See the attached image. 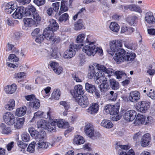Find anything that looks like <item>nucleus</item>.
Masks as SVG:
<instances>
[{"label":"nucleus","instance_id":"0eeeda50","mask_svg":"<svg viewBox=\"0 0 155 155\" xmlns=\"http://www.w3.org/2000/svg\"><path fill=\"white\" fill-rule=\"evenodd\" d=\"M71 93L75 99L80 97L81 95L84 93L82 85L80 84L75 85L74 89L71 91Z\"/></svg>","mask_w":155,"mask_h":155},{"label":"nucleus","instance_id":"39448f33","mask_svg":"<svg viewBox=\"0 0 155 155\" xmlns=\"http://www.w3.org/2000/svg\"><path fill=\"white\" fill-rule=\"evenodd\" d=\"M51 126V128L50 130H52V131L55 132L56 131V125L60 128H65L68 125V124L67 122H64L63 119L58 120L57 119H52L50 120L49 122Z\"/></svg>","mask_w":155,"mask_h":155},{"label":"nucleus","instance_id":"5fc2aeb1","mask_svg":"<svg viewBox=\"0 0 155 155\" xmlns=\"http://www.w3.org/2000/svg\"><path fill=\"white\" fill-rule=\"evenodd\" d=\"M130 148V146L128 145H118L116 148V149L118 150L119 152H121L122 150H127Z\"/></svg>","mask_w":155,"mask_h":155},{"label":"nucleus","instance_id":"864d4df0","mask_svg":"<svg viewBox=\"0 0 155 155\" xmlns=\"http://www.w3.org/2000/svg\"><path fill=\"white\" fill-rule=\"evenodd\" d=\"M90 70L88 74V76L89 78L90 79L92 78L95 75V71L94 68L93 66H89Z\"/></svg>","mask_w":155,"mask_h":155},{"label":"nucleus","instance_id":"bf43d9fd","mask_svg":"<svg viewBox=\"0 0 155 155\" xmlns=\"http://www.w3.org/2000/svg\"><path fill=\"white\" fill-rule=\"evenodd\" d=\"M59 104L64 107L65 109H69L70 107V104L69 102L66 101H61Z\"/></svg>","mask_w":155,"mask_h":155},{"label":"nucleus","instance_id":"774afa93","mask_svg":"<svg viewBox=\"0 0 155 155\" xmlns=\"http://www.w3.org/2000/svg\"><path fill=\"white\" fill-rule=\"evenodd\" d=\"M34 2L38 6L43 5L45 3V0H34Z\"/></svg>","mask_w":155,"mask_h":155},{"label":"nucleus","instance_id":"dca6fc26","mask_svg":"<svg viewBox=\"0 0 155 155\" xmlns=\"http://www.w3.org/2000/svg\"><path fill=\"white\" fill-rule=\"evenodd\" d=\"M85 133L87 136L90 138L93 134L94 132V127L91 123H88L85 126Z\"/></svg>","mask_w":155,"mask_h":155},{"label":"nucleus","instance_id":"3c124183","mask_svg":"<svg viewBox=\"0 0 155 155\" xmlns=\"http://www.w3.org/2000/svg\"><path fill=\"white\" fill-rule=\"evenodd\" d=\"M95 42L94 37L92 35H88L87 36L84 44L95 45Z\"/></svg>","mask_w":155,"mask_h":155},{"label":"nucleus","instance_id":"f03ea898","mask_svg":"<svg viewBox=\"0 0 155 155\" xmlns=\"http://www.w3.org/2000/svg\"><path fill=\"white\" fill-rule=\"evenodd\" d=\"M82 51L88 56H94L96 53L100 55L103 54L102 50L97 47L95 45L84 44L83 46Z\"/></svg>","mask_w":155,"mask_h":155},{"label":"nucleus","instance_id":"ea45409f","mask_svg":"<svg viewBox=\"0 0 155 155\" xmlns=\"http://www.w3.org/2000/svg\"><path fill=\"white\" fill-rule=\"evenodd\" d=\"M109 28L111 31L117 32L119 31L120 27L116 22H112L110 25Z\"/></svg>","mask_w":155,"mask_h":155},{"label":"nucleus","instance_id":"9d476101","mask_svg":"<svg viewBox=\"0 0 155 155\" xmlns=\"http://www.w3.org/2000/svg\"><path fill=\"white\" fill-rule=\"evenodd\" d=\"M150 103L149 101H142L138 102L137 110L142 113H145L150 107Z\"/></svg>","mask_w":155,"mask_h":155},{"label":"nucleus","instance_id":"4d7b16f0","mask_svg":"<svg viewBox=\"0 0 155 155\" xmlns=\"http://www.w3.org/2000/svg\"><path fill=\"white\" fill-rule=\"evenodd\" d=\"M21 139L23 141L25 142H28L30 140V136L27 133H24L21 135Z\"/></svg>","mask_w":155,"mask_h":155},{"label":"nucleus","instance_id":"473e14b6","mask_svg":"<svg viewBox=\"0 0 155 155\" xmlns=\"http://www.w3.org/2000/svg\"><path fill=\"white\" fill-rule=\"evenodd\" d=\"M42 35L43 37L46 39L47 40L49 41L50 42L53 37L52 32L49 30H48L47 31L44 30Z\"/></svg>","mask_w":155,"mask_h":155},{"label":"nucleus","instance_id":"37998d69","mask_svg":"<svg viewBox=\"0 0 155 155\" xmlns=\"http://www.w3.org/2000/svg\"><path fill=\"white\" fill-rule=\"evenodd\" d=\"M81 74L80 73L73 74L72 75V78L77 82H81L84 79L81 76Z\"/></svg>","mask_w":155,"mask_h":155},{"label":"nucleus","instance_id":"4be33fe9","mask_svg":"<svg viewBox=\"0 0 155 155\" xmlns=\"http://www.w3.org/2000/svg\"><path fill=\"white\" fill-rule=\"evenodd\" d=\"M146 117L145 116L140 114H138L136 120H135L134 124L136 125H140L141 124H144L147 123V122H145Z\"/></svg>","mask_w":155,"mask_h":155},{"label":"nucleus","instance_id":"2f4dec72","mask_svg":"<svg viewBox=\"0 0 155 155\" xmlns=\"http://www.w3.org/2000/svg\"><path fill=\"white\" fill-rule=\"evenodd\" d=\"M74 142L77 144L80 145L84 143V140L82 136L79 135H77L74 138Z\"/></svg>","mask_w":155,"mask_h":155},{"label":"nucleus","instance_id":"2eb2a0df","mask_svg":"<svg viewBox=\"0 0 155 155\" xmlns=\"http://www.w3.org/2000/svg\"><path fill=\"white\" fill-rule=\"evenodd\" d=\"M140 94L138 91H132L130 93L128 99L131 102L135 103L140 99Z\"/></svg>","mask_w":155,"mask_h":155},{"label":"nucleus","instance_id":"052dcab7","mask_svg":"<svg viewBox=\"0 0 155 155\" xmlns=\"http://www.w3.org/2000/svg\"><path fill=\"white\" fill-rule=\"evenodd\" d=\"M8 60L11 62H17L18 61V58L14 54H11L8 56Z\"/></svg>","mask_w":155,"mask_h":155},{"label":"nucleus","instance_id":"c03bdc74","mask_svg":"<svg viewBox=\"0 0 155 155\" xmlns=\"http://www.w3.org/2000/svg\"><path fill=\"white\" fill-rule=\"evenodd\" d=\"M84 27V26L81 20H79L77 22H75L74 25V29L75 30H79Z\"/></svg>","mask_w":155,"mask_h":155},{"label":"nucleus","instance_id":"09e8293b","mask_svg":"<svg viewBox=\"0 0 155 155\" xmlns=\"http://www.w3.org/2000/svg\"><path fill=\"white\" fill-rule=\"evenodd\" d=\"M60 90L58 89H55L51 94V97L56 100L58 99L60 96Z\"/></svg>","mask_w":155,"mask_h":155},{"label":"nucleus","instance_id":"e2e57ef3","mask_svg":"<svg viewBox=\"0 0 155 155\" xmlns=\"http://www.w3.org/2000/svg\"><path fill=\"white\" fill-rule=\"evenodd\" d=\"M116 78L119 79L121 78L123 76H126L127 74L123 71H118L115 72Z\"/></svg>","mask_w":155,"mask_h":155},{"label":"nucleus","instance_id":"393cba45","mask_svg":"<svg viewBox=\"0 0 155 155\" xmlns=\"http://www.w3.org/2000/svg\"><path fill=\"white\" fill-rule=\"evenodd\" d=\"M145 21L149 24L155 23V19L154 18L153 14L151 12H147L145 18Z\"/></svg>","mask_w":155,"mask_h":155},{"label":"nucleus","instance_id":"f3484780","mask_svg":"<svg viewBox=\"0 0 155 155\" xmlns=\"http://www.w3.org/2000/svg\"><path fill=\"white\" fill-rule=\"evenodd\" d=\"M99 105L98 104L93 103L87 110V111L89 114H94L97 113L99 110Z\"/></svg>","mask_w":155,"mask_h":155},{"label":"nucleus","instance_id":"6e6d98bb","mask_svg":"<svg viewBox=\"0 0 155 155\" xmlns=\"http://www.w3.org/2000/svg\"><path fill=\"white\" fill-rule=\"evenodd\" d=\"M32 16L34 19L33 20L34 21L35 24L36 23L38 24L41 20V18L37 12H36L33 14Z\"/></svg>","mask_w":155,"mask_h":155},{"label":"nucleus","instance_id":"412c9836","mask_svg":"<svg viewBox=\"0 0 155 155\" xmlns=\"http://www.w3.org/2000/svg\"><path fill=\"white\" fill-rule=\"evenodd\" d=\"M49 24L48 28L50 31H56L58 29L59 26L56 21L53 19H51L49 21Z\"/></svg>","mask_w":155,"mask_h":155},{"label":"nucleus","instance_id":"aec40b11","mask_svg":"<svg viewBox=\"0 0 155 155\" xmlns=\"http://www.w3.org/2000/svg\"><path fill=\"white\" fill-rule=\"evenodd\" d=\"M0 130L1 133L3 134L8 135L11 134L12 132L11 127L3 123L0 124Z\"/></svg>","mask_w":155,"mask_h":155},{"label":"nucleus","instance_id":"cd10ccee","mask_svg":"<svg viewBox=\"0 0 155 155\" xmlns=\"http://www.w3.org/2000/svg\"><path fill=\"white\" fill-rule=\"evenodd\" d=\"M124 46L128 49L134 50L137 48L136 43L130 42L129 41H124Z\"/></svg>","mask_w":155,"mask_h":155},{"label":"nucleus","instance_id":"a878e982","mask_svg":"<svg viewBox=\"0 0 155 155\" xmlns=\"http://www.w3.org/2000/svg\"><path fill=\"white\" fill-rule=\"evenodd\" d=\"M50 145V144L48 142L41 141L36 145V149L38 150L39 149H45L48 147Z\"/></svg>","mask_w":155,"mask_h":155},{"label":"nucleus","instance_id":"a19ab883","mask_svg":"<svg viewBox=\"0 0 155 155\" xmlns=\"http://www.w3.org/2000/svg\"><path fill=\"white\" fill-rule=\"evenodd\" d=\"M26 77V73L24 72H21L15 73L14 75V78L18 81H21Z\"/></svg>","mask_w":155,"mask_h":155},{"label":"nucleus","instance_id":"680f3d73","mask_svg":"<svg viewBox=\"0 0 155 155\" xmlns=\"http://www.w3.org/2000/svg\"><path fill=\"white\" fill-rule=\"evenodd\" d=\"M46 137V133L44 131H41L38 132L37 138L36 140L43 139L45 138Z\"/></svg>","mask_w":155,"mask_h":155},{"label":"nucleus","instance_id":"c9c22d12","mask_svg":"<svg viewBox=\"0 0 155 155\" xmlns=\"http://www.w3.org/2000/svg\"><path fill=\"white\" fill-rule=\"evenodd\" d=\"M99 87L100 91L104 94L107 93L110 88L108 83H102L100 85Z\"/></svg>","mask_w":155,"mask_h":155},{"label":"nucleus","instance_id":"69168bd1","mask_svg":"<svg viewBox=\"0 0 155 155\" xmlns=\"http://www.w3.org/2000/svg\"><path fill=\"white\" fill-rule=\"evenodd\" d=\"M49 65L52 69L54 71V69H55L59 65L58 64L54 61H51L50 62Z\"/></svg>","mask_w":155,"mask_h":155},{"label":"nucleus","instance_id":"9b49d317","mask_svg":"<svg viewBox=\"0 0 155 155\" xmlns=\"http://www.w3.org/2000/svg\"><path fill=\"white\" fill-rule=\"evenodd\" d=\"M96 67L98 70L100 71H101V72L107 74V77L109 78L114 73L113 70L112 69L110 68H107L104 65L100 64H97Z\"/></svg>","mask_w":155,"mask_h":155},{"label":"nucleus","instance_id":"c85d7f7f","mask_svg":"<svg viewBox=\"0 0 155 155\" xmlns=\"http://www.w3.org/2000/svg\"><path fill=\"white\" fill-rule=\"evenodd\" d=\"M25 121V118L24 117L19 118L14 124V128L18 129L21 128L23 126Z\"/></svg>","mask_w":155,"mask_h":155},{"label":"nucleus","instance_id":"a211bd4d","mask_svg":"<svg viewBox=\"0 0 155 155\" xmlns=\"http://www.w3.org/2000/svg\"><path fill=\"white\" fill-rule=\"evenodd\" d=\"M17 86L15 84L8 85L5 87L4 90L7 94H12L14 93L17 89Z\"/></svg>","mask_w":155,"mask_h":155},{"label":"nucleus","instance_id":"6ab92c4d","mask_svg":"<svg viewBox=\"0 0 155 155\" xmlns=\"http://www.w3.org/2000/svg\"><path fill=\"white\" fill-rule=\"evenodd\" d=\"M151 140L150 135L149 134H144L142 137L141 141L142 146L146 147L148 146Z\"/></svg>","mask_w":155,"mask_h":155},{"label":"nucleus","instance_id":"4468645a","mask_svg":"<svg viewBox=\"0 0 155 155\" xmlns=\"http://www.w3.org/2000/svg\"><path fill=\"white\" fill-rule=\"evenodd\" d=\"M78 104L83 108L86 107L89 104L88 98L85 95L75 99Z\"/></svg>","mask_w":155,"mask_h":155},{"label":"nucleus","instance_id":"de8ad7c7","mask_svg":"<svg viewBox=\"0 0 155 155\" xmlns=\"http://www.w3.org/2000/svg\"><path fill=\"white\" fill-rule=\"evenodd\" d=\"M69 16L67 13H65L61 15L59 17L58 21L59 23L65 22L68 20Z\"/></svg>","mask_w":155,"mask_h":155},{"label":"nucleus","instance_id":"603ef678","mask_svg":"<svg viewBox=\"0 0 155 155\" xmlns=\"http://www.w3.org/2000/svg\"><path fill=\"white\" fill-rule=\"evenodd\" d=\"M36 143L33 141L30 143L27 148V151L30 153H33L35 150Z\"/></svg>","mask_w":155,"mask_h":155},{"label":"nucleus","instance_id":"6e6552de","mask_svg":"<svg viewBox=\"0 0 155 155\" xmlns=\"http://www.w3.org/2000/svg\"><path fill=\"white\" fill-rule=\"evenodd\" d=\"M25 8L21 6L16 8L15 12L12 14L13 18L15 19H21L24 16H25Z\"/></svg>","mask_w":155,"mask_h":155},{"label":"nucleus","instance_id":"58836bf2","mask_svg":"<svg viewBox=\"0 0 155 155\" xmlns=\"http://www.w3.org/2000/svg\"><path fill=\"white\" fill-rule=\"evenodd\" d=\"M138 20V18L135 16H133L128 18L127 21L130 25L134 26L136 24Z\"/></svg>","mask_w":155,"mask_h":155},{"label":"nucleus","instance_id":"ddd939ff","mask_svg":"<svg viewBox=\"0 0 155 155\" xmlns=\"http://www.w3.org/2000/svg\"><path fill=\"white\" fill-rule=\"evenodd\" d=\"M4 9L5 12L8 14H10L16 8L17 6L15 3L10 2L4 4Z\"/></svg>","mask_w":155,"mask_h":155},{"label":"nucleus","instance_id":"338daca9","mask_svg":"<svg viewBox=\"0 0 155 155\" xmlns=\"http://www.w3.org/2000/svg\"><path fill=\"white\" fill-rule=\"evenodd\" d=\"M147 95L152 99L155 100V90H150Z\"/></svg>","mask_w":155,"mask_h":155},{"label":"nucleus","instance_id":"4c0bfd02","mask_svg":"<svg viewBox=\"0 0 155 155\" xmlns=\"http://www.w3.org/2000/svg\"><path fill=\"white\" fill-rule=\"evenodd\" d=\"M25 25L27 27H30L35 24L34 21L31 18H25L23 19Z\"/></svg>","mask_w":155,"mask_h":155},{"label":"nucleus","instance_id":"20e7f679","mask_svg":"<svg viewBox=\"0 0 155 155\" xmlns=\"http://www.w3.org/2000/svg\"><path fill=\"white\" fill-rule=\"evenodd\" d=\"M82 47V45H78L72 44L70 45L69 49L66 50L64 53L63 57L65 59H69L73 57L76 54V51L80 49Z\"/></svg>","mask_w":155,"mask_h":155},{"label":"nucleus","instance_id":"0e129e2a","mask_svg":"<svg viewBox=\"0 0 155 155\" xmlns=\"http://www.w3.org/2000/svg\"><path fill=\"white\" fill-rule=\"evenodd\" d=\"M51 89V88L50 87H47L45 88L44 90H42L41 91L42 94H43L45 93L46 94V96H44V97L47 98L49 96V93Z\"/></svg>","mask_w":155,"mask_h":155},{"label":"nucleus","instance_id":"f257e3e1","mask_svg":"<svg viewBox=\"0 0 155 155\" xmlns=\"http://www.w3.org/2000/svg\"><path fill=\"white\" fill-rule=\"evenodd\" d=\"M110 48L107 49V52L113 56L115 53L113 58L118 64L124 62L133 61L135 58V54L132 52H127L122 48L121 42L118 40H113L110 41Z\"/></svg>","mask_w":155,"mask_h":155},{"label":"nucleus","instance_id":"49530a36","mask_svg":"<svg viewBox=\"0 0 155 155\" xmlns=\"http://www.w3.org/2000/svg\"><path fill=\"white\" fill-rule=\"evenodd\" d=\"M128 8L132 11H135L139 13H141L142 11L140 8L135 5H131L128 6Z\"/></svg>","mask_w":155,"mask_h":155},{"label":"nucleus","instance_id":"1a4fd4ad","mask_svg":"<svg viewBox=\"0 0 155 155\" xmlns=\"http://www.w3.org/2000/svg\"><path fill=\"white\" fill-rule=\"evenodd\" d=\"M50 122V120L48 122L45 120L41 119L37 122V127L40 129L47 130L49 131H52V130H50V129L51 128Z\"/></svg>","mask_w":155,"mask_h":155},{"label":"nucleus","instance_id":"13d9d810","mask_svg":"<svg viewBox=\"0 0 155 155\" xmlns=\"http://www.w3.org/2000/svg\"><path fill=\"white\" fill-rule=\"evenodd\" d=\"M153 67L152 64H150L147 68V73L151 76L155 74V70L152 68Z\"/></svg>","mask_w":155,"mask_h":155},{"label":"nucleus","instance_id":"5701e85b","mask_svg":"<svg viewBox=\"0 0 155 155\" xmlns=\"http://www.w3.org/2000/svg\"><path fill=\"white\" fill-rule=\"evenodd\" d=\"M25 16H32L36 12V9L35 7L31 5H29L27 8L25 9Z\"/></svg>","mask_w":155,"mask_h":155},{"label":"nucleus","instance_id":"72a5a7b5","mask_svg":"<svg viewBox=\"0 0 155 155\" xmlns=\"http://www.w3.org/2000/svg\"><path fill=\"white\" fill-rule=\"evenodd\" d=\"M15 105V101L13 99H11L8 102V104L5 105V109L8 110H12L14 108Z\"/></svg>","mask_w":155,"mask_h":155},{"label":"nucleus","instance_id":"8fccbe9b","mask_svg":"<svg viewBox=\"0 0 155 155\" xmlns=\"http://www.w3.org/2000/svg\"><path fill=\"white\" fill-rule=\"evenodd\" d=\"M28 132L32 137L37 139L38 132L35 130V129L33 127L29 128H28Z\"/></svg>","mask_w":155,"mask_h":155},{"label":"nucleus","instance_id":"423d86ee","mask_svg":"<svg viewBox=\"0 0 155 155\" xmlns=\"http://www.w3.org/2000/svg\"><path fill=\"white\" fill-rule=\"evenodd\" d=\"M2 119L5 123L8 125H12L15 123V117L14 115L9 112L4 114Z\"/></svg>","mask_w":155,"mask_h":155},{"label":"nucleus","instance_id":"f8f14e48","mask_svg":"<svg viewBox=\"0 0 155 155\" xmlns=\"http://www.w3.org/2000/svg\"><path fill=\"white\" fill-rule=\"evenodd\" d=\"M137 115L136 112L133 110H131L126 112L124 115V118L127 121H133Z\"/></svg>","mask_w":155,"mask_h":155},{"label":"nucleus","instance_id":"e433bc0d","mask_svg":"<svg viewBox=\"0 0 155 155\" xmlns=\"http://www.w3.org/2000/svg\"><path fill=\"white\" fill-rule=\"evenodd\" d=\"M101 125L105 128H110L112 127L113 125L110 120H104L101 123Z\"/></svg>","mask_w":155,"mask_h":155},{"label":"nucleus","instance_id":"c756f323","mask_svg":"<svg viewBox=\"0 0 155 155\" xmlns=\"http://www.w3.org/2000/svg\"><path fill=\"white\" fill-rule=\"evenodd\" d=\"M85 89L88 93L93 94L96 87L95 85L86 82L85 84Z\"/></svg>","mask_w":155,"mask_h":155},{"label":"nucleus","instance_id":"79ce46f5","mask_svg":"<svg viewBox=\"0 0 155 155\" xmlns=\"http://www.w3.org/2000/svg\"><path fill=\"white\" fill-rule=\"evenodd\" d=\"M111 87L114 90L118 89L119 87V84L114 79H110V80Z\"/></svg>","mask_w":155,"mask_h":155},{"label":"nucleus","instance_id":"bb28decb","mask_svg":"<svg viewBox=\"0 0 155 155\" xmlns=\"http://www.w3.org/2000/svg\"><path fill=\"white\" fill-rule=\"evenodd\" d=\"M68 8L67 2L64 0H62L61 1V5L58 13L59 14L61 15V14L68 11Z\"/></svg>","mask_w":155,"mask_h":155},{"label":"nucleus","instance_id":"7ed1b4c3","mask_svg":"<svg viewBox=\"0 0 155 155\" xmlns=\"http://www.w3.org/2000/svg\"><path fill=\"white\" fill-rule=\"evenodd\" d=\"M119 107V105L107 104L105 106L104 110L107 113L113 115L112 117L113 121H117L120 118V117L118 115Z\"/></svg>","mask_w":155,"mask_h":155},{"label":"nucleus","instance_id":"f704fd0d","mask_svg":"<svg viewBox=\"0 0 155 155\" xmlns=\"http://www.w3.org/2000/svg\"><path fill=\"white\" fill-rule=\"evenodd\" d=\"M29 106L34 109H38L40 106V101L35 98L33 101L29 102Z\"/></svg>","mask_w":155,"mask_h":155},{"label":"nucleus","instance_id":"a18cd8bd","mask_svg":"<svg viewBox=\"0 0 155 155\" xmlns=\"http://www.w3.org/2000/svg\"><path fill=\"white\" fill-rule=\"evenodd\" d=\"M107 76V74L103 73V75L101 77L95 80V83L97 84H99L101 82L102 83H107V79L106 78Z\"/></svg>","mask_w":155,"mask_h":155},{"label":"nucleus","instance_id":"b1692460","mask_svg":"<svg viewBox=\"0 0 155 155\" xmlns=\"http://www.w3.org/2000/svg\"><path fill=\"white\" fill-rule=\"evenodd\" d=\"M26 111V107L23 106L16 109L15 114L18 117H21L25 114Z\"/></svg>","mask_w":155,"mask_h":155},{"label":"nucleus","instance_id":"7c9ffc66","mask_svg":"<svg viewBox=\"0 0 155 155\" xmlns=\"http://www.w3.org/2000/svg\"><path fill=\"white\" fill-rule=\"evenodd\" d=\"M86 37V34L85 33H82L78 35L76 39V42L78 44L80 43V45H82V46L83 45L82 44L84 41L85 38ZM76 45H79L78 44Z\"/></svg>","mask_w":155,"mask_h":155}]
</instances>
